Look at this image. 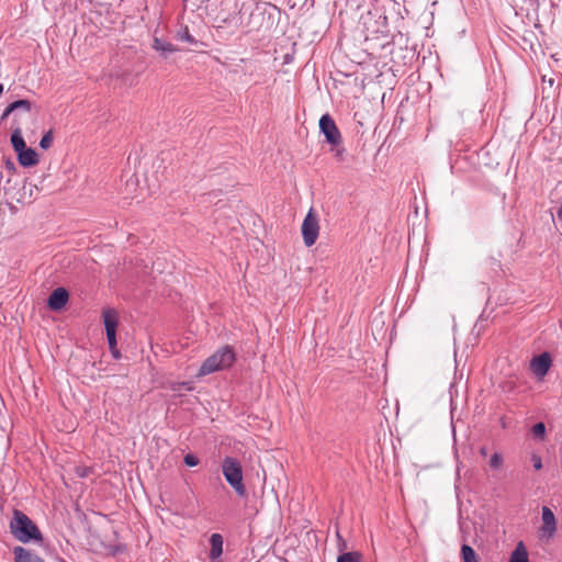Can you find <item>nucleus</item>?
<instances>
[{"label":"nucleus","mask_w":562,"mask_h":562,"mask_svg":"<svg viewBox=\"0 0 562 562\" xmlns=\"http://www.w3.org/2000/svg\"><path fill=\"white\" fill-rule=\"evenodd\" d=\"M319 225L318 217L313 209H310L302 224V236L307 247L313 246L318 237Z\"/></svg>","instance_id":"7"},{"label":"nucleus","mask_w":562,"mask_h":562,"mask_svg":"<svg viewBox=\"0 0 562 562\" xmlns=\"http://www.w3.org/2000/svg\"><path fill=\"white\" fill-rule=\"evenodd\" d=\"M12 535L21 542L42 541V533L37 526L21 510L13 512V518L10 522Z\"/></svg>","instance_id":"2"},{"label":"nucleus","mask_w":562,"mask_h":562,"mask_svg":"<svg viewBox=\"0 0 562 562\" xmlns=\"http://www.w3.org/2000/svg\"><path fill=\"white\" fill-rule=\"evenodd\" d=\"M222 471L227 483L238 496H246V487L243 483V468L240 462L232 457H226L222 463Z\"/></svg>","instance_id":"4"},{"label":"nucleus","mask_w":562,"mask_h":562,"mask_svg":"<svg viewBox=\"0 0 562 562\" xmlns=\"http://www.w3.org/2000/svg\"><path fill=\"white\" fill-rule=\"evenodd\" d=\"M542 525L540 527L541 538L551 539L557 532V519L553 512L547 507H542L541 513Z\"/></svg>","instance_id":"10"},{"label":"nucleus","mask_w":562,"mask_h":562,"mask_svg":"<svg viewBox=\"0 0 562 562\" xmlns=\"http://www.w3.org/2000/svg\"><path fill=\"white\" fill-rule=\"evenodd\" d=\"M503 464V457L501 453L498 452H494L492 456H491V459H490V465L493 468V469H498L501 468Z\"/></svg>","instance_id":"22"},{"label":"nucleus","mask_w":562,"mask_h":562,"mask_svg":"<svg viewBox=\"0 0 562 562\" xmlns=\"http://www.w3.org/2000/svg\"><path fill=\"white\" fill-rule=\"evenodd\" d=\"M53 131L49 130L43 135L42 139L40 140V147L42 149H48L53 145Z\"/></svg>","instance_id":"21"},{"label":"nucleus","mask_w":562,"mask_h":562,"mask_svg":"<svg viewBox=\"0 0 562 562\" xmlns=\"http://www.w3.org/2000/svg\"><path fill=\"white\" fill-rule=\"evenodd\" d=\"M89 473H91V469L90 468H78L77 469V474L80 477H86V476L89 475Z\"/></svg>","instance_id":"25"},{"label":"nucleus","mask_w":562,"mask_h":562,"mask_svg":"<svg viewBox=\"0 0 562 562\" xmlns=\"http://www.w3.org/2000/svg\"><path fill=\"white\" fill-rule=\"evenodd\" d=\"M557 216H558V218H559L560 221H562V202H561V205H560V207H559V210H558V212H557Z\"/></svg>","instance_id":"28"},{"label":"nucleus","mask_w":562,"mask_h":562,"mask_svg":"<svg viewBox=\"0 0 562 562\" xmlns=\"http://www.w3.org/2000/svg\"><path fill=\"white\" fill-rule=\"evenodd\" d=\"M176 38L182 42H187L189 44H196L198 41L191 35L189 27L187 25L181 26L176 35Z\"/></svg>","instance_id":"18"},{"label":"nucleus","mask_w":562,"mask_h":562,"mask_svg":"<svg viewBox=\"0 0 562 562\" xmlns=\"http://www.w3.org/2000/svg\"><path fill=\"white\" fill-rule=\"evenodd\" d=\"M183 462L186 463V465L188 467H195L199 464V458L195 457L194 454L192 453H188L184 456L183 458Z\"/></svg>","instance_id":"23"},{"label":"nucleus","mask_w":562,"mask_h":562,"mask_svg":"<svg viewBox=\"0 0 562 562\" xmlns=\"http://www.w3.org/2000/svg\"><path fill=\"white\" fill-rule=\"evenodd\" d=\"M531 432L535 438L543 440L546 435V425L543 423H537L532 426Z\"/></svg>","instance_id":"20"},{"label":"nucleus","mask_w":562,"mask_h":562,"mask_svg":"<svg viewBox=\"0 0 562 562\" xmlns=\"http://www.w3.org/2000/svg\"><path fill=\"white\" fill-rule=\"evenodd\" d=\"M509 562H529L528 552L522 541L517 543L510 554Z\"/></svg>","instance_id":"16"},{"label":"nucleus","mask_w":562,"mask_h":562,"mask_svg":"<svg viewBox=\"0 0 562 562\" xmlns=\"http://www.w3.org/2000/svg\"><path fill=\"white\" fill-rule=\"evenodd\" d=\"M481 453H482L483 456H485V454H486V450H485V448H483V449L481 450Z\"/></svg>","instance_id":"31"},{"label":"nucleus","mask_w":562,"mask_h":562,"mask_svg":"<svg viewBox=\"0 0 562 562\" xmlns=\"http://www.w3.org/2000/svg\"><path fill=\"white\" fill-rule=\"evenodd\" d=\"M531 2V5L536 7V8H539L540 4L544 1V0H529Z\"/></svg>","instance_id":"27"},{"label":"nucleus","mask_w":562,"mask_h":562,"mask_svg":"<svg viewBox=\"0 0 562 562\" xmlns=\"http://www.w3.org/2000/svg\"><path fill=\"white\" fill-rule=\"evenodd\" d=\"M319 131L325 136L326 142L333 147L341 144V134L329 114L322 115L319 120Z\"/></svg>","instance_id":"8"},{"label":"nucleus","mask_w":562,"mask_h":562,"mask_svg":"<svg viewBox=\"0 0 562 562\" xmlns=\"http://www.w3.org/2000/svg\"><path fill=\"white\" fill-rule=\"evenodd\" d=\"M363 30L366 32V38L370 36L378 37L379 35H385L387 33V20L386 16L369 11L367 14L361 16Z\"/></svg>","instance_id":"6"},{"label":"nucleus","mask_w":562,"mask_h":562,"mask_svg":"<svg viewBox=\"0 0 562 562\" xmlns=\"http://www.w3.org/2000/svg\"><path fill=\"white\" fill-rule=\"evenodd\" d=\"M13 552L15 562H45L38 555L22 547H15Z\"/></svg>","instance_id":"14"},{"label":"nucleus","mask_w":562,"mask_h":562,"mask_svg":"<svg viewBox=\"0 0 562 562\" xmlns=\"http://www.w3.org/2000/svg\"><path fill=\"white\" fill-rule=\"evenodd\" d=\"M69 293L65 288H56L49 295L47 304L52 311H60L67 304Z\"/></svg>","instance_id":"12"},{"label":"nucleus","mask_w":562,"mask_h":562,"mask_svg":"<svg viewBox=\"0 0 562 562\" xmlns=\"http://www.w3.org/2000/svg\"><path fill=\"white\" fill-rule=\"evenodd\" d=\"M11 117L12 134L23 136V130L29 128L37 119V109L34 102L21 99L10 103L2 112L0 120Z\"/></svg>","instance_id":"1"},{"label":"nucleus","mask_w":562,"mask_h":562,"mask_svg":"<svg viewBox=\"0 0 562 562\" xmlns=\"http://www.w3.org/2000/svg\"><path fill=\"white\" fill-rule=\"evenodd\" d=\"M111 352L115 359H119L121 357V355L116 348L114 350H111Z\"/></svg>","instance_id":"29"},{"label":"nucleus","mask_w":562,"mask_h":562,"mask_svg":"<svg viewBox=\"0 0 562 562\" xmlns=\"http://www.w3.org/2000/svg\"><path fill=\"white\" fill-rule=\"evenodd\" d=\"M103 323L106 331V339L110 350L116 347V328L119 324L117 313L115 310H104L102 312Z\"/></svg>","instance_id":"9"},{"label":"nucleus","mask_w":562,"mask_h":562,"mask_svg":"<svg viewBox=\"0 0 562 562\" xmlns=\"http://www.w3.org/2000/svg\"><path fill=\"white\" fill-rule=\"evenodd\" d=\"M183 2H187L188 0H182Z\"/></svg>","instance_id":"32"},{"label":"nucleus","mask_w":562,"mask_h":562,"mask_svg":"<svg viewBox=\"0 0 562 562\" xmlns=\"http://www.w3.org/2000/svg\"><path fill=\"white\" fill-rule=\"evenodd\" d=\"M552 359L549 352H542L533 357L530 361L531 372L539 379H542L550 370Z\"/></svg>","instance_id":"11"},{"label":"nucleus","mask_w":562,"mask_h":562,"mask_svg":"<svg viewBox=\"0 0 562 562\" xmlns=\"http://www.w3.org/2000/svg\"><path fill=\"white\" fill-rule=\"evenodd\" d=\"M532 465L536 470H540L542 468V460L539 456L533 454L531 457Z\"/></svg>","instance_id":"24"},{"label":"nucleus","mask_w":562,"mask_h":562,"mask_svg":"<svg viewBox=\"0 0 562 562\" xmlns=\"http://www.w3.org/2000/svg\"><path fill=\"white\" fill-rule=\"evenodd\" d=\"M461 558L463 562H479L474 549L469 544H462Z\"/></svg>","instance_id":"17"},{"label":"nucleus","mask_w":562,"mask_h":562,"mask_svg":"<svg viewBox=\"0 0 562 562\" xmlns=\"http://www.w3.org/2000/svg\"><path fill=\"white\" fill-rule=\"evenodd\" d=\"M362 554L359 551L344 552L337 558V562H361Z\"/></svg>","instance_id":"19"},{"label":"nucleus","mask_w":562,"mask_h":562,"mask_svg":"<svg viewBox=\"0 0 562 562\" xmlns=\"http://www.w3.org/2000/svg\"><path fill=\"white\" fill-rule=\"evenodd\" d=\"M178 385H179V386H186V387H187V390H189V391L191 390V386H189V383L182 382V383H180V384H178Z\"/></svg>","instance_id":"30"},{"label":"nucleus","mask_w":562,"mask_h":562,"mask_svg":"<svg viewBox=\"0 0 562 562\" xmlns=\"http://www.w3.org/2000/svg\"><path fill=\"white\" fill-rule=\"evenodd\" d=\"M236 355L228 345L221 347L206 358L199 369V375H207L216 371L226 370L233 366Z\"/></svg>","instance_id":"3"},{"label":"nucleus","mask_w":562,"mask_h":562,"mask_svg":"<svg viewBox=\"0 0 562 562\" xmlns=\"http://www.w3.org/2000/svg\"><path fill=\"white\" fill-rule=\"evenodd\" d=\"M331 150L334 151L335 157H337L339 159H342V156L345 154V149L344 148H340V147L336 146V147H333Z\"/></svg>","instance_id":"26"},{"label":"nucleus","mask_w":562,"mask_h":562,"mask_svg":"<svg viewBox=\"0 0 562 562\" xmlns=\"http://www.w3.org/2000/svg\"><path fill=\"white\" fill-rule=\"evenodd\" d=\"M153 48L155 50L159 52L164 56H167L168 54H171V53H175L178 50L173 44H171L165 40H161L159 37H154Z\"/></svg>","instance_id":"15"},{"label":"nucleus","mask_w":562,"mask_h":562,"mask_svg":"<svg viewBox=\"0 0 562 562\" xmlns=\"http://www.w3.org/2000/svg\"><path fill=\"white\" fill-rule=\"evenodd\" d=\"M10 140L22 167H33L38 164V154L35 149L26 146L23 136H20L19 133L11 134Z\"/></svg>","instance_id":"5"},{"label":"nucleus","mask_w":562,"mask_h":562,"mask_svg":"<svg viewBox=\"0 0 562 562\" xmlns=\"http://www.w3.org/2000/svg\"><path fill=\"white\" fill-rule=\"evenodd\" d=\"M223 537L220 533H212L210 537L211 550L209 558L212 562H217L223 553Z\"/></svg>","instance_id":"13"}]
</instances>
